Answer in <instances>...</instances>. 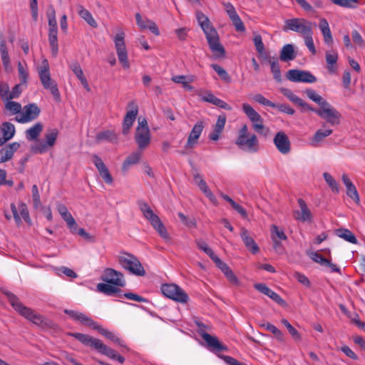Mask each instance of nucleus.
<instances>
[{
	"instance_id": "obj_1",
	"label": "nucleus",
	"mask_w": 365,
	"mask_h": 365,
	"mask_svg": "<svg viewBox=\"0 0 365 365\" xmlns=\"http://www.w3.org/2000/svg\"><path fill=\"white\" fill-rule=\"evenodd\" d=\"M199 25L205 34L209 47L215 58H222L225 55V50L220 42V38L216 29L211 24L209 19L203 13H196Z\"/></svg>"
},
{
	"instance_id": "obj_2",
	"label": "nucleus",
	"mask_w": 365,
	"mask_h": 365,
	"mask_svg": "<svg viewBox=\"0 0 365 365\" xmlns=\"http://www.w3.org/2000/svg\"><path fill=\"white\" fill-rule=\"evenodd\" d=\"M138 206L143 217L150 222V225L158 232L159 236L165 241L170 242L171 240V237L165 226L158 215L154 213L150 205L144 201H140L138 202Z\"/></svg>"
},
{
	"instance_id": "obj_3",
	"label": "nucleus",
	"mask_w": 365,
	"mask_h": 365,
	"mask_svg": "<svg viewBox=\"0 0 365 365\" xmlns=\"http://www.w3.org/2000/svg\"><path fill=\"white\" fill-rule=\"evenodd\" d=\"M4 294L6 295L12 307L21 316L36 325L43 324V318L41 314L24 306L13 293L5 292Z\"/></svg>"
},
{
	"instance_id": "obj_4",
	"label": "nucleus",
	"mask_w": 365,
	"mask_h": 365,
	"mask_svg": "<svg viewBox=\"0 0 365 365\" xmlns=\"http://www.w3.org/2000/svg\"><path fill=\"white\" fill-rule=\"evenodd\" d=\"M235 143L242 150L251 153H257L259 148L257 135L249 133L246 124H244L240 129Z\"/></svg>"
},
{
	"instance_id": "obj_5",
	"label": "nucleus",
	"mask_w": 365,
	"mask_h": 365,
	"mask_svg": "<svg viewBox=\"0 0 365 365\" xmlns=\"http://www.w3.org/2000/svg\"><path fill=\"white\" fill-rule=\"evenodd\" d=\"M38 73L43 88L50 91L56 101H60V93L57 84L51 79L47 59H43L41 61V66L38 68Z\"/></svg>"
},
{
	"instance_id": "obj_6",
	"label": "nucleus",
	"mask_w": 365,
	"mask_h": 365,
	"mask_svg": "<svg viewBox=\"0 0 365 365\" xmlns=\"http://www.w3.org/2000/svg\"><path fill=\"white\" fill-rule=\"evenodd\" d=\"M120 266L130 273L136 276H144L145 271L138 259L128 252H121L118 256Z\"/></svg>"
},
{
	"instance_id": "obj_7",
	"label": "nucleus",
	"mask_w": 365,
	"mask_h": 365,
	"mask_svg": "<svg viewBox=\"0 0 365 365\" xmlns=\"http://www.w3.org/2000/svg\"><path fill=\"white\" fill-rule=\"evenodd\" d=\"M313 26L316 24L303 18L289 19L285 21L287 29L299 33L303 37L313 34Z\"/></svg>"
},
{
	"instance_id": "obj_8",
	"label": "nucleus",
	"mask_w": 365,
	"mask_h": 365,
	"mask_svg": "<svg viewBox=\"0 0 365 365\" xmlns=\"http://www.w3.org/2000/svg\"><path fill=\"white\" fill-rule=\"evenodd\" d=\"M125 33L122 30H119L113 36V40L119 62L124 68H129L130 63L125 42Z\"/></svg>"
},
{
	"instance_id": "obj_9",
	"label": "nucleus",
	"mask_w": 365,
	"mask_h": 365,
	"mask_svg": "<svg viewBox=\"0 0 365 365\" xmlns=\"http://www.w3.org/2000/svg\"><path fill=\"white\" fill-rule=\"evenodd\" d=\"M58 135L57 129L47 130L44 135V140L31 145V150L34 153L43 154L54 146Z\"/></svg>"
},
{
	"instance_id": "obj_10",
	"label": "nucleus",
	"mask_w": 365,
	"mask_h": 365,
	"mask_svg": "<svg viewBox=\"0 0 365 365\" xmlns=\"http://www.w3.org/2000/svg\"><path fill=\"white\" fill-rule=\"evenodd\" d=\"M160 290L165 297L180 303L185 304L189 299L186 292L175 284H162Z\"/></svg>"
},
{
	"instance_id": "obj_11",
	"label": "nucleus",
	"mask_w": 365,
	"mask_h": 365,
	"mask_svg": "<svg viewBox=\"0 0 365 365\" xmlns=\"http://www.w3.org/2000/svg\"><path fill=\"white\" fill-rule=\"evenodd\" d=\"M314 113L331 125H338L340 123V113L327 101L324 103L318 110H314Z\"/></svg>"
},
{
	"instance_id": "obj_12",
	"label": "nucleus",
	"mask_w": 365,
	"mask_h": 365,
	"mask_svg": "<svg viewBox=\"0 0 365 365\" xmlns=\"http://www.w3.org/2000/svg\"><path fill=\"white\" fill-rule=\"evenodd\" d=\"M197 325L199 328L198 334L206 342L207 346L209 349L215 352H220L227 349L225 345L220 342L216 336H212L205 332L204 330L205 326L202 323H197Z\"/></svg>"
},
{
	"instance_id": "obj_13",
	"label": "nucleus",
	"mask_w": 365,
	"mask_h": 365,
	"mask_svg": "<svg viewBox=\"0 0 365 365\" xmlns=\"http://www.w3.org/2000/svg\"><path fill=\"white\" fill-rule=\"evenodd\" d=\"M20 115L15 120L20 123H26L36 119L40 114V108L35 103H29L24 106Z\"/></svg>"
},
{
	"instance_id": "obj_14",
	"label": "nucleus",
	"mask_w": 365,
	"mask_h": 365,
	"mask_svg": "<svg viewBox=\"0 0 365 365\" xmlns=\"http://www.w3.org/2000/svg\"><path fill=\"white\" fill-rule=\"evenodd\" d=\"M287 78L292 82L314 83L317 78L308 71L291 69L287 73Z\"/></svg>"
},
{
	"instance_id": "obj_15",
	"label": "nucleus",
	"mask_w": 365,
	"mask_h": 365,
	"mask_svg": "<svg viewBox=\"0 0 365 365\" xmlns=\"http://www.w3.org/2000/svg\"><path fill=\"white\" fill-rule=\"evenodd\" d=\"M273 143L277 150L282 155L290 153L292 145L288 135L284 131L277 132L274 138Z\"/></svg>"
},
{
	"instance_id": "obj_16",
	"label": "nucleus",
	"mask_w": 365,
	"mask_h": 365,
	"mask_svg": "<svg viewBox=\"0 0 365 365\" xmlns=\"http://www.w3.org/2000/svg\"><path fill=\"white\" fill-rule=\"evenodd\" d=\"M101 279L103 282L117 287H122L125 284L123 274L111 268H107L104 270Z\"/></svg>"
},
{
	"instance_id": "obj_17",
	"label": "nucleus",
	"mask_w": 365,
	"mask_h": 365,
	"mask_svg": "<svg viewBox=\"0 0 365 365\" xmlns=\"http://www.w3.org/2000/svg\"><path fill=\"white\" fill-rule=\"evenodd\" d=\"M11 210L15 222L18 226L21 223V218H23L28 225H31V220L29 216V210L24 202H20L18 208L14 203H12L11 205Z\"/></svg>"
},
{
	"instance_id": "obj_18",
	"label": "nucleus",
	"mask_w": 365,
	"mask_h": 365,
	"mask_svg": "<svg viewBox=\"0 0 365 365\" xmlns=\"http://www.w3.org/2000/svg\"><path fill=\"white\" fill-rule=\"evenodd\" d=\"M129 106L132 109L127 111L123 121L122 133L125 135L129 133L138 113V108L135 103L130 102Z\"/></svg>"
},
{
	"instance_id": "obj_19",
	"label": "nucleus",
	"mask_w": 365,
	"mask_h": 365,
	"mask_svg": "<svg viewBox=\"0 0 365 365\" xmlns=\"http://www.w3.org/2000/svg\"><path fill=\"white\" fill-rule=\"evenodd\" d=\"M135 140L138 148L140 150L146 149L151 141V135L149 128H136Z\"/></svg>"
},
{
	"instance_id": "obj_20",
	"label": "nucleus",
	"mask_w": 365,
	"mask_h": 365,
	"mask_svg": "<svg viewBox=\"0 0 365 365\" xmlns=\"http://www.w3.org/2000/svg\"><path fill=\"white\" fill-rule=\"evenodd\" d=\"M93 162L97 168L99 175L103 179L106 183L110 185L113 182V177L111 176L108 168L102 160V159L97 155H92Z\"/></svg>"
},
{
	"instance_id": "obj_21",
	"label": "nucleus",
	"mask_w": 365,
	"mask_h": 365,
	"mask_svg": "<svg viewBox=\"0 0 365 365\" xmlns=\"http://www.w3.org/2000/svg\"><path fill=\"white\" fill-rule=\"evenodd\" d=\"M300 210L294 211V217L296 220L302 222H311L312 220V214L307 207L305 201L301 198L298 200Z\"/></svg>"
},
{
	"instance_id": "obj_22",
	"label": "nucleus",
	"mask_w": 365,
	"mask_h": 365,
	"mask_svg": "<svg viewBox=\"0 0 365 365\" xmlns=\"http://www.w3.org/2000/svg\"><path fill=\"white\" fill-rule=\"evenodd\" d=\"M204 128V123L202 121H198L192 128L190 133L187 140L185 145L187 148H192L197 143Z\"/></svg>"
},
{
	"instance_id": "obj_23",
	"label": "nucleus",
	"mask_w": 365,
	"mask_h": 365,
	"mask_svg": "<svg viewBox=\"0 0 365 365\" xmlns=\"http://www.w3.org/2000/svg\"><path fill=\"white\" fill-rule=\"evenodd\" d=\"M240 237L246 248L252 254H256L259 252V248L255 240L250 235V232L245 227L240 229Z\"/></svg>"
},
{
	"instance_id": "obj_24",
	"label": "nucleus",
	"mask_w": 365,
	"mask_h": 365,
	"mask_svg": "<svg viewBox=\"0 0 365 365\" xmlns=\"http://www.w3.org/2000/svg\"><path fill=\"white\" fill-rule=\"evenodd\" d=\"M255 288L259 292L268 296L278 304L283 305L284 300L275 292L269 289L265 284L258 283L254 285Z\"/></svg>"
},
{
	"instance_id": "obj_25",
	"label": "nucleus",
	"mask_w": 365,
	"mask_h": 365,
	"mask_svg": "<svg viewBox=\"0 0 365 365\" xmlns=\"http://www.w3.org/2000/svg\"><path fill=\"white\" fill-rule=\"evenodd\" d=\"M68 335L71 336L79 341L81 343L86 346H91V348L96 350L100 339L93 338L90 335L81 334V333H68Z\"/></svg>"
},
{
	"instance_id": "obj_26",
	"label": "nucleus",
	"mask_w": 365,
	"mask_h": 365,
	"mask_svg": "<svg viewBox=\"0 0 365 365\" xmlns=\"http://www.w3.org/2000/svg\"><path fill=\"white\" fill-rule=\"evenodd\" d=\"M201 97V99L203 101L210 103L216 106H218L221 108L231 110L232 107L229 106L226 102L224 101L217 98L214 94H212L210 91H205L204 94L200 95Z\"/></svg>"
},
{
	"instance_id": "obj_27",
	"label": "nucleus",
	"mask_w": 365,
	"mask_h": 365,
	"mask_svg": "<svg viewBox=\"0 0 365 365\" xmlns=\"http://www.w3.org/2000/svg\"><path fill=\"white\" fill-rule=\"evenodd\" d=\"M20 148V143L14 142L0 150V163H5L13 158L14 153Z\"/></svg>"
},
{
	"instance_id": "obj_28",
	"label": "nucleus",
	"mask_w": 365,
	"mask_h": 365,
	"mask_svg": "<svg viewBox=\"0 0 365 365\" xmlns=\"http://www.w3.org/2000/svg\"><path fill=\"white\" fill-rule=\"evenodd\" d=\"M99 333L104 336L106 338L111 341L112 342L118 344L119 346L125 349L126 351H129L130 349L127 346L125 341L118 336L114 332L108 331L104 328L101 327L98 325V328H96Z\"/></svg>"
},
{
	"instance_id": "obj_29",
	"label": "nucleus",
	"mask_w": 365,
	"mask_h": 365,
	"mask_svg": "<svg viewBox=\"0 0 365 365\" xmlns=\"http://www.w3.org/2000/svg\"><path fill=\"white\" fill-rule=\"evenodd\" d=\"M0 132L2 135V136L0 137V145H2L14 137L15 134V127L11 123L4 122L1 125Z\"/></svg>"
},
{
	"instance_id": "obj_30",
	"label": "nucleus",
	"mask_w": 365,
	"mask_h": 365,
	"mask_svg": "<svg viewBox=\"0 0 365 365\" xmlns=\"http://www.w3.org/2000/svg\"><path fill=\"white\" fill-rule=\"evenodd\" d=\"M135 19L138 26L143 29H149L155 36L160 35L159 29L155 23L150 19H143L140 14H135Z\"/></svg>"
},
{
	"instance_id": "obj_31",
	"label": "nucleus",
	"mask_w": 365,
	"mask_h": 365,
	"mask_svg": "<svg viewBox=\"0 0 365 365\" xmlns=\"http://www.w3.org/2000/svg\"><path fill=\"white\" fill-rule=\"evenodd\" d=\"M0 54L3 66L6 71L10 69V58L6 43L3 34L0 33Z\"/></svg>"
},
{
	"instance_id": "obj_32",
	"label": "nucleus",
	"mask_w": 365,
	"mask_h": 365,
	"mask_svg": "<svg viewBox=\"0 0 365 365\" xmlns=\"http://www.w3.org/2000/svg\"><path fill=\"white\" fill-rule=\"evenodd\" d=\"M319 27L323 35L325 43L328 46H331L333 43V37L327 20L324 18L320 19Z\"/></svg>"
},
{
	"instance_id": "obj_33",
	"label": "nucleus",
	"mask_w": 365,
	"mask_h": 365,
	"mask_svg": "<svg viewBox=\"0 0 365 365\" xmlns=\"http://www.w3.org/2000/svg\"><path fill=\"white\" fill-rule=\"evenodd\" d=\"M226 123V116L225 115H219L215 125L213 131L209 135V138L216 141L219 139L220 134L223 131Z\"/></svg>"
},
{
	"instance_id": "obj_34",
	"label": "nucleus",
	"mask_w": 365,
	"mask_h": 365,
	"mask_svg": "<svg viewBox=\"0 0 365 365\" xmlns=\"http://www.w3.org/2000/svg\"><path fill=\"white\" fill-rule=\"evenodd\" d=\"M69 68L73 72L78 79L81 81L82 86L88 91H90V87L86 78L85 77L83 70L79 63L76 61L71 63L69 65Z\"/></svg>"
},
{
	"instance_id": "obj_35",
	"label": "nucleus",
	"mask_w": 365,
	"mask_h": 365,
	"mask_svg": "<svg viewBox=\"0 0 365 365\" xmlns=\"http://www.w3.org/2000/svg\"><path fill=\"white\" fill-rule=\"evenodd\" d=\"M143 150H138L133 152L126 157L122 165V170L127 171L128 169L133 165H135L140 162L142 157Z\"/></svg>"
},
{
	"instance_id": "obj_36",
	"label": "nucleus",
	"mask_w": 365,
	"mask_h": 365,
	"mask_svg": "<svg viewBox=\"0 0 365 365\" xmlns=\"http://www.w3.org/2000/svg\"><path fill=\"white\" fill-rule=\"evenodd\" d=\"M97 143L103 141H108L112 143H117L118 142V135L113 130H104L97 133L96 137Z\"/></svg>"
},
{
	"instance_id": "obj_37",
	"label": "nucleus",
	"mask_w": 365,
	"mask_h": 365,
	"mask_svg": "<svg viewBox=\"0 0 365 365\" xmlns=\"http://www.w3.org/2000/svg\"><path fill=\"white\" fill-rule=\"evenodd\" d=\"M333 133L331 129H319L316 131L313 137L310 139V144L313 147H318L322 140Z\"/></svg>"
},
{
	"instance_id": "obj_38",
	"label": "nucleus",
	"mask_w": 365,
	"mask_h": 365,
	"mask_svg": "<svg viewBox=\"0 0 365 365\" xmlns=\"http://www.w3.org/2000/svg\"><path fill=\"white\" fill-rule=\"evenodd\" d=\"M77 9L78 14L81 19H83L91 27L97 28L98 24L88 9H85L83 6L81 4L77 5Z\"/></svg>"
},
{
	"instance_id": "obj_39",
	"label": "nucleus",
	"mask_w": 365,
	"mask_h": 365,
	"mask_svg": "<svg viewBox=\"0 0 365 365\" xmlns=\"http://www.w3.org/2000/svg\"><path fill=\"white\" fill-rule=\"evenodd\" d=\"M172 81L175 82V83L182 84V88L189 91H192L194 88L190 85V83L194 81L193 76H186L184 75H178V76H173L171 78Z\"/></svg>"
},
{
	"instance_id": "obj_40",
	"label": "nucleus",
	"mask_w": 365,
	"mask_h": 365,
	"mask_svg": "<svg viewBox=\"0 0 365 365\" xmlns=\"http://www.w3.org/2000/svg\"><path fill=\"white\" fill-rule=\"evenodd\" d=\"M279 58L284 62L294 60L296 58L294 46L292 44L284 45L281 50Z\"/></svg>"
},
{
	"instance_id": "obj_41",
	"label": "nucleus",
	"mask_w": 365,
	"mask_h": 365,
	"mask_svg": "<svg viewBox=\"0 0 365 365\" xmlns=\"http://www.w3.org/2000/svg\"><path fill=\"white\" fill-rule=\"evenodd\" d=\"M43 128L41 123H36L26 130V137L28 140H35L38 138Z\"/></svg>"
},
{
	"instance_id": "obj_42",
	"label": "nucleus",
	"mask_w": 365,
	"mask_h": 365,
	"mask_svg": "<svg viewBox=\"0 0 365 365\" xmlns=\"http://www.w3.org/2000/svg\"><path fill=\"white\" fill-rule=\"evenodd\" d=\"M338 60V54L336 51H327L326 53V62L327 70L330 73H335L336 67L334 66Z\"/></svg>"
},
{
	"instance_id": "obj_43",
	"label": "nucleus",
	"mask_w": 365,
	"mask_h": 365,
	"mask_svg": "<svg viewBox=\"0 0 365 365\" xmlns=\"http://www.w3.org/2000/svg\"><path fill=\"white\" fill-rule=\"evenodd\" d=\"M267 59H268V62L270 64L274 78L278 82L281 81L282 75L277 58L275 57H267Z\"/></svg>"
},
{
	"instance_id": "obj_44",
	"label": "nucleus",
	"mask_w": 365,
	"mask_h": 365,
	"mask_svg": "<svg viewBox=\"0 0 365 365\" xmlns=\"http://www.w3.org/2000/svg\"><path fill=\"white\" fill-rule=\"evenodd\" d=\"M335 233L339 237L342 238L349 242L352 244L357 243V239L349 230L345 228H339L336 230Z\"/></svg>"
},
{
	"instance_id": "obj_45",
	"label": "nucleus",
	"mask_w": 365,
	"mask_h": 365,
	"mask_svg": "<svg viewBox=\"0 0 365 365\" xmlns=\"http://www.w3.org/2000/svg\"><path fill=\"white\" fill-rule=\"evenodd\" d=\"M11 100L12 99H8L7 101H3L5 110L9 112L11 115H20L22 109L21 105L19 103L12 101Z\"/></svg>"
},
{
	"instance_id": "obj_46",
	"label": "nucleus",
	"mask_w": 365,
	"mask_h": 365,
	"mask_svg": "<svg viewBox=\"0 0 365 365\" xmlns=\"http://www.w3.org/2000/svg\"><path fill=\"white\" fill-rule=\"evenodd\" d=\"M96 350L99 353H101L113 360L115 359V358H117V356L118 354L115 350H114V349L108 347L106 344H104L101 340L100 341Z\"/></svg>"
},
{
	"instance_id": "obj_47",
	"label": "nucleus",
	"mask_w": 365,
	"mask_h": 365,
	"mask_svg": "<svg viewBox=\"0 0 365 365\" xmlns=\"http://www.w3.org/2000/svg\"><path fill=\"white\" fill-rule=\"evenodd\" d=\"M253 42L259 55L264 58H267V56L265 51V46L262 42V36L258 34H255Z\"/></svg>"
},
{
	"instance_id": "obj_48",
	"label": "nucleus",
	"mask_w": 365,
	"mask_h": 365,
	"mask_svg": "<svg viewBox=\"0 0 365 365\" xmlns=\"http://www.w3.org/2000/svg\"><path fill=\"white\" fill-rule=\"evenodd\" d=\"M252 122V128L259 134L267 135L269 132V128H266L263 124V119L259 115L254 119Z\"/></svg>"
},
{
	"instance_id": "obj_49",
	"label": "nucleus",
	"mask_w": 365,
	"mask_h": 365,
	"mask_svg": "<svg viewBox=\"0 0 365 365\" xmlns=\"http://www.w3.org/2000/svg\"><path fill=\"white\" fill-rule=\"evenodd\" d=\"M117 286L108 283H99L97 285V290L107 295H113L119 291Z\"/></svg>"
},
{
	"instance_id": "obj_50",
	"label": "nucleus",
	"mask_w": 365,
	"mask_h": 365,
	"mask_svg": "<svg viewBox=\"0 0 365 365\" xmlns=\"http://www.w3.org/2000/svg\"><path fill=\"white\" fill-rule=\"evenodd\" d=\"M271 237L272 240H286L287 237L283 229H279L277 225H272L270 227Z\"/></svg>"
},
{
	"instance_id": "obj_51",
	"label": "nucleus",
	"mask_w": 365,
	"mask_h": 365,
	"mask_svg": "<svg viewBox=\"0 0 365 365\" xmlns=\"http://www.w3.org/2000/svg\"><path fill=\"white\" fill-rule=\"evenodd\" d=\"M305 93L307 97L317 103L319 106H322L324 103L327 102L320 95L317 93V92L312 89H307L305 91Z\"/></svg>"
},
{
	"instance_id": "obj_52",
	"label": "nucleus",
	"mask_w": 365,
	"mask_h": 365,
	"mask_svg": "<svg viewBox=\"0 0 365 365\" xmlns=\"http://www.w3.org/2000/svg\"><path fill=\"white\" fill-rule=\"evenodd\" d=\"M323 177L324 178V180L328 184L329 187L331 189L332 192L335 193H339V185L337 182L334 180V178L329 173H324Z\"/></svg>"
},
{
	"instance_id": "obj_53",
	"label": "nucleus",
	"mask_w": 365,
	"mask_h": 365,
	"mask_svg": "<svg viewBox=\"0 0 365 365\" xmlns=\"http://www.w3.org/2000/svg\"><path fill=\"white\" fill-rule=\"evenodd\" d=\"M282 324L287 329L289 333L292 335L294 339L297 341L301 340V335L298 331L288 322L286 319L281 320Z\"/></svg>"
},
{
	"instance_id": "obj_54",
	"label": "nucleus",
	"mask_w": 365,
	"mask_h": 365,
	"mask_svg": "<svg viewBox=\"0 0 365 365\" xmlns=\"http://www.w3.org/2000/svg\"><path fill=\"white\" fill-rule=\"evenodd\" d=\"M18 73L21 84L26 85L29 78V72L26 66H24L21 62L18 63Z\"/></svg>"
},
{
	"instance_id": "obj_55",
	"label": "nucleus",
	"mask_w": 365,
	"mask_h": 365,
	"mask_svg": "<svg viewBox=\"0 0 365 365\" xmlns=\"http://www.w3.org/2000/svg\"><path fill=\"white\" fill-rule=\"evenodd\" d=\"M61 217L66 221L71 232L75 233L76 231L77 230V224L75 219L73 217L72 215L69 212H67Z\"/></svg>"
},
{
	"instance_id": "obj_56",
	"label": "nucleus",
	"mask_w": 365,
	"mask_h": 365,
	"mask_svg": "<svg viewBox=\"0 0 365 365\" xmlns=\"http://www.w3.org/2000/svg\"><path fill=\"white\" fill-rule=\"evenodd\" d=\"M242 110L246 114L247 118L252 121L254 119L259 117L260 115L248 103L242 104Z\"/></svg>"
},
{
	"instance_id": "obj_57",
	"label": "nucleus",
	"mask_w": 365,
	"mask_h": 365,
	"mask_svg": "<svg viewBox=\"0 0 365 365\" xmlns=\"http://www.w3.org/2000/svg\"><path fill=\"white\" fill-rule=\"evenodd\" d=\"M211 67L223 81H225L227 83H230L231 81L230 76L222 67L217 64H212Z\"/></svg>"
},
{
	"instance_id": "obj_58",
	"label": "nucleus",
	"mask_w": 365,
	"mask_h": 365,
	"mask_svg": "<svg viewBox=\"0 0 365 365\" xmlns=\"http://www.w3.org/2000/svg\"><path fill=\"white\" fill-rule=\"evenodd\" d=\"M78 322H81V324L86 326L91 327L93 329L98 328V324H96V322L82 312H81L79 315Z\"/></svg>"
},
{
	"instance_id": "obj_59",
	"label": "nucleus",
	"mask_w": 365,
	"mask_h": 365,
	"mask_svg": "<svg viewBox=\"0 0 365 365\" xmlns=\"http://www.w3.org/2000/svg\"><path fill=\"white\" fill-rule=\"evenodd\" d=\"M263 326L266 330L272 332L278 340L281 341L284 340L283 333L277 327L270 323H267Z\"/></svg>"
},
{
	"instance_id": "obj_60",
	"label": "nucleus",
	"mask_w": 365,
	"mask_h": 365,
	"mask_svg": "<svg viewBox=\"0 0 365 365\" xmlns=\"http://www.w3.org/2000/svg\"><path fill=\"white\" fill-rule=\"evenodd\" d=\"M197 247L205 252L212 259L217 255L214 253L213 250L208 247L207 244L202 240L197 241Z\"/></svg>"
},
{
	"instance_id": "obj_61",
	"label": "nucleus",
	"mask_w": 365,
	"mask_h": 365,
	"mask_svg": "<svg viewBox=\"0 0 365 365\" xmlns=\"http://www.w3.org/2000/svg\"><path fill=\"white\" fill-rule=\"evenodd\" d=\"M32 200L35 209H38L41 206L40 195L36 185L32 186Z\"/></svg>"
},
{
	"instance_id": "obj_62",
	"label": "nucleus",
	"mask_w": 365,
	"mask_h": 365,
	"mask_svg": "<svg viewBox=\"0 0 365 365\" xmlns=\"http://www.w3.org/2000/svg\"><path fill=\"white\" fill-rule=\"evenodd\" d=\"M351 37L356 46L359 48H365V41L358 31L354 30L351 33Z\"/></svg>"
},
{
	"instance_id": "obj_63",
	"label": "nucleus",
	"mask_w": 365,
	"mask_h": 365,
	"mask_svg": "<svg viewBox=\"0 0 365 365\" xmlns=\"http://www.w3.org/2000/svg\"><path fill=\"white\" fill-rule=\"evenodd\" d=\"M346 188V194L351 197L356 204L359 203L360 199L358 191L354 185H351L350 187H347Z\"/></svg>"
},
{
	"instance_id": "obj_64",
	"label": "nucleus",
	"mask_w": 365,
	"mask_h": 365,
	"mask_svg": "<svg viewBox=\"0 0 365 365\" xmlns=\"http://www.w3.org/2000/svg\"><path fill=\"white\" fill-rule=\"evenodd\" d=\"M253 100L259 103V104H262L263 106H269V107H272V108H275L276 107V105L272 103V101L267 100V98H265L262 94H256L255 96H254L253 97Z\"/></svg>"
}]
</instances>
